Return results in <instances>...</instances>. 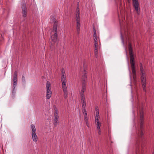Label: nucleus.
I'll list each match as a JSON object with an SVG mask.
<instances>
[{"mask_svg": "<svg viewBox=\"0 0 154 154\" xmlns=\"http://www.w3.org/2000/svg\"><path fill=\"white\" fill-rule=\"evenodd\" d=\"M138 115L140 116V127L139 128L137 132V145H138V143L143 138V112L142 109L139 110V112H138Z\"/></svg>", "mask_w": 154, "mask_h": 154, "instance_id": "obj_1", "label": "nucleus"}, {"mask_svg": "<svg viewBox=\"0 0 154 154\" xmlns=\"http://www.w3.org/2000/svg\"><path fill=\"white\" fill-rule=\"evenodd\" d=\"M52 21L54 23V25L52 31L51 32V43L52 45L57 43V21L56 19L54 18H52Z\"/></svg>", "mask_w": 154, "mask_h": 154, "instance_id": "obj_2", "label": "nucleus"}, {"mask_svg": "<svg viewBox=\"0 0 154 154\" xmlns=\"http://www.w3.org/2000/svg\"><path fill=\"white\" fill-rule=\"evenodd\" d=\"M128 48L130 54V63L132 70L133 78L134 81H135L136 79V76L135 63L134 62V55L133 53V50L132 48L131 45L130 43H129Z\"/></svg>", "mask_w": 154, "mask_h": 154, "instance_id": "obj_3", "label": "nucleus"}, {"mask_svg": "<svg viewBox=\"0 0 154 154\" xmlns=\"http://www.w3.org/2000/svg\"><path fill=\"white\" fill-rule=\"evenodd\" d=\"M140 71L141 75V80L143 90L146 91V74L145 67L142 65L141 63L140 64Z\"/></svg>", "mask_w": 154, "mask_h": 154, "instance_id": "obj_4", "label": "nucleus"}, {"mask_svg": "<svg viewBox=\"0 0 154 154\" xmlns=\"http://www.w3.org/2000/svg\"><path fill=\"white\" fill-rule=\"evenodd\" d=\"M79 5H78L76 10V23L77 33L78 34L80 33L81 24L80 22V17Z\"/></svg>", "mask_w": 154, "mask_h": 154, "instance_id": "obj_5", "label": "nucleus"}, {"mask_svg": "<svg viewBox=\"0 0 154 154\" xmlns=\"http://www.w3.org/2000/svg\"><path fill=\"white\" fill-rule=\"evenodd\" d=\"M94 32L93 36L94 38V48H95L94 50V54L96 57H97V52L98 49L100 48V41L98 42L97 41V34L95 29H94L93 30Z\"/></svg>", "mask_w": 154, "mask_h": 154, "instance_id": "obj_6", "label": "nucleus"}, {"mask_svg": "<svg viewBox=\"0 0 154 154\" xmlns=\"http://www.w3.org/2000/svg\"><path fill=\"white\" fill-rule=\"evenodd\" d=\"M132 0L133 7L134 8L137 14L138 15H139L140 14V6L138 0Z\"/></svg>", "mask_w": 154, "mask_h": 154, "instance_id": "obj_7", "label": "nucleus"}, {"mask_svg": "<svg viewBox=\"0 0 154 154\" xmlns=\"http://www.w3.org/2000/svg\"><path fill=\"white\" fill-rule=\"evenodd\" d=\"M31 126L32 140L34 142H37L38 141V138L35 133L36 130L35 127L33 124H32Z\"/></svg>", "mask_w": 154, "mask_h": 154, "instance_id": "obj_8", "label": "nucleus"}, {"mask_svg": "<svg viewBox=\"0 0 154 154\" xmlns=\"http://www.w3.org/2000/svg\"><path fill=\"white\" fill-rule=\"evenodd\" d=\"M46 88V97L47 99H49L51 96V84L48 81H47V82Z\"/></svg>", "mask_w": 154, "mask_h": 154, "instance_id": "obj_9", "label": "nucleus"}, {"mask_svg": "<svg viewBox=\"0 0 154 154\" xmlns=\"http://www.w3.org/2000/svg\"><path fill=\"white\" fill-rule=\"evenodd\" d=\"M62 83V88L63 91L64 93V97L66 98L67 96V90L66 85V80L61 81Z\"/></svg>", "mask_w": 154, "mask_h": 154, "instance_id": "obj_10", "label": "nucleus"}, {"mask_svg": "<svg viewBox=\"0 0 154 154\" xmlns=\"http://www.w3.org/2000/svg\"><path fill=\"white\" fill-rule=\"evenodd\" d=\"M17 73L16 71H15L14 74L13 75V86L14 89L12 92L13 93L14 92V90L15 87H16V85L17 84Z\"/></svg>", "mask_w": 154, "mask_h": 154, "instance_id": "obj_11", "label": "nucleus"}, {"mask_svg": "<svg viewBox=\"0 0 154 154\" xmlns=\"http://www.w3.org/2000/svg\"><path fill=\"white\" fill-rule=\"evenodd\" d=\"M95 124L97 126L98 133L99 135L101 134V130L100 127L101 125V123L100 122L99 119H95Z\"/></svg>", "mask_w": 154, "mask_h": 154, "instance_id": "obj_12", "label": "nucleus"}, {"mask_svg": "<svg viewBox=\"0 0 154 154\" xmlns=\"http://www.w3.org/2000/svg\"><path fill=\"white\" fill-rule=\"evenodd\" d=\"M23 16V17H26L27 12L26 5L23 4L22 6Z\"/></svg>", "mask_w": 154, "mask_h": 154, "instance_id": "obj_13", "label": "nucleus"}, {"mask_svg": "<svg viewBox=\"0 0 154 154\" xmlns=\"http://www.w3.org/2000/svg\"><path fill=\"white\" fill-rule=\"evenodd\" d=\"M86 90V84L85 82H83L82 85V89L80 92L81 96H85L84 92Z\"/></svg>", "mask_w": 154, "mask_h": 154, "instance_id": "obj_14", "label": "nucleus"}, {"mask_svg": "<svg viewBox=\"0 0 154 154\" xmlns=\"http://www.w3.org/2000/svg\"><path fill=\"white\" fill-rule=\"evenodd\" d=\"M54 119H58L59 116H58L59 112L57 108L55 106L54 107Z\"/></svg>", "mask_w": 154, "mask_h": 154, "instance_id": "obj_15", "label": "nucleus"}, {"mask_svg": "<svg viewBox=\"0 0 154 154\" xmlns=\"http://www.w3.org/2000/svg\"><path fill=\"white\" fill-rule=\"evenodd\" d=\"M81 99L82 108H85L86 106V103L85 96H81Z\"/></svg>", "mask_w": 154, "mask_h": 154, "instance_id": "obj_16", "label": "nucleus"}, {"mask_svg": "<svg viewBox=\"0 0 154 154\" xmlns=\"http://www.w3.org/2000/svg\"><path fill=\"white\" fill-rule=\"evenodd\" d=\"M61 81L66 80V74L63 68H62L61 70Z\"/></svg>", "mask_w": 154, "mask_h": 154, "instance_id": "obj_17", "label": "nucleus"}, {"mask_svg": "<svg viewBox=\"0 0 154 154\" xmlns=\"http://www.w3.org/2000/svg\"><path fill=\"white\" fill-rule=\"evenodd\" d=\"M59 123V121H58V119H54L53 123L55 127L57 126Z\"/></svg>", "mask_w": 154, "mask_h": 154, "instance_id": "obj_18", "label": "nucleus"}, {"mask_svg": "<svg viewBox=\"0 0 154 154\" xmlns=\"http://www.w3.org/2000/svg\"><path fill=\"white\" fill-rule=\"evenodd\" d=\"M87 72L85 71H84V75H83L82 80L85 82L87 80Z\"/></svg>", "mask_w": 154, "mask_h": 154, "instance_id": "obj_19", "label": "nucleus"}, {"mask_svg": "<svg viewBox=\"0 0 154 154\" xmlns=\"http://www.w3.org/2000/svg\"><path fill=\"white\" fill-rule=\"evenodd\" d=\"M100 118V116L99 115V112L97 110L96 111V116L95 117V119H99Z\"/></svg>", "mask_w": 154, "mask_h": 154, "instance_id": "obj_20", "label": "nucleus"}, {"mask_svg": "<svg viewBox=\"0 0 154 154\" xmlns=\"http://www.w3.org/2000/svg\"><path fill=\"white\" fill-rule=\"evenodd\" d=\"M84 121H87L88 120V117L87 116V113H85L84 114Z\"/></svg>", "mask_w": 154, "mask_h": 154, "instance_id": "obj_21", "label": "nucleus"}, {"mask_svg": "<svg viewBox=\"0 0 154 154\" xmlns=\"http://www.w3.org/2000/svg\"><path fill=\"white\" fill-rule=\"evenodd\" d=\"M82 112L83 115L85 113H87L85 108H82Z\"/></svg>", "mask_w": 154, "mask_h": 154, "instance_id": "obj_22", "label": "nucleus"}, {"mask_svg": "<svg viewBox=\"0 0 154 154\" xmlns=\"http://www.w3.org/2000/svg\"><path fill=\"white\" fill-rule=\"evenodd\" d=\"M85 122L86 125V126L88 127L89 128L90 127L89 123L88 121V120L87 121H85Z\"/></svg>", "mask_w": 154, "mask_h": 154, "instance_id": "obj_23", "label": "nucleus"}, {"mask_svg": "<svg viewBox=\"0 0 154 154\" xmlns=\"http://www.w3.org/2000/svg\"><path fill=\"white\" fill-rule=\"evenodd\" d=\"M22 81L23 82H25L26 81L25 78L24 76L23 75L22 76Z\"/></svg>", "mask_w": 154, "mask_h": 154, "instance_id": "obj_24", "label": "nucleus"}, {"mask_svg": "<svg viewBox=\"0 0 154 154\" xmlns=\"http://www.w3.org/2000/svg\"><path fill=\"white\" fill-rule=\"evenodd\" d=\"M122 41L123 42V38H122Z\"/></svg>", "mask_w": 154, "mask_h": 154, "instance_id": "obj_25", "label": "nucleus"}, {"mask_svg": "<svg viewBox=\"0 0 154 154\" xmlns=\"http://www.w3.org/2000/svg\"><path fill=\"white\" fill-rule=\"evenodd\" d=\"M153 154H154V153H153Z\"/></svg>", "mask_w": 154, "mask_h": 154, "instance_id": "obj_26", "label": "nucleus"}]
</instances>
